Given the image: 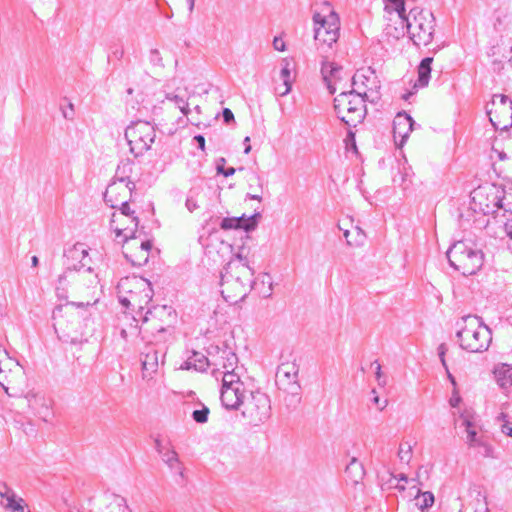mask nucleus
<instances>
[{
    "mask_svg": "<svg viewBox=\"0 0 512 512\" xmlns=\"http://www.w3.org/2000/svg\"><path fill=\"white\" fill-rule=\"evenodd\" d=\"M459 346L471 353H483L492 342V331L477 315H465L457 322Z\"/></svg>",
    "mask_w": 512,
    "mask_h": 512,
    "instance_id": "f257e3e1",
    "label": "nucleus"
},
{
    "mask_svg": "<svg viewBox=\"0 0 512 512\" xmlns=\"http://www.w3.org/2000/svg\"><path fill=\"white\" fill-rule=\"evenodd\" d=\"M449 265L463 276L475 275L483 266L484 253L471 241L455 242L446 252Z\"/></svg>",
    "mask_w": 512,
    "mask_h": 512,
    "instance_id": "f03ea898",
    "label": "nucleus"
},
{
    "mask_svg": "<svg viewBox=\"0 0 512 512\" xmlns=\"http://www.w3.org/2000/svg\"><path fill=\"white\" fill-rule=\"evenodd\" d=\"M408 19L405 26L413 44L417 47L429 45L435 31L434 14L429 10L413 7L410 9Z\"/></svg>",
    "mask_w": 512,
    "mask_h": 512,
    "instance_id": "7ed1b4c3",
    "label": "nucleus"
},
{
    "mask_svg": "<svg viewBox=\"0 0 512 512\" xmlns=\"http://www.w3.org/2000/svg\"><path fill=\"white\" fill-rule=\"evenodd\" d=\"M124 137L134 157L142 156L155 141L156 131L148 121H132L125 129Z\"/></svg>",
    "mask_w": 512,
    "mask_h": 512,
    "instance_id": "20e7f679",
    "label": "nucleus"
},
{
    "mask_svg": "<svg viewBox=\"0 0 512 512\" xmlns=\"http://www.w3.org/2000/svg\"><path fill=\"white\" fill-rule=\"evenodd\" d=\"M241 415L252 426L264 423L271 416L269 396L260 391H250L244 400Z\"/></svg>",
    "mask_w": 512,
    "mask_h": 512,
    "instance_id": "39448f33",
    "label": "nucleus"
},
{
    "mask_svg": "<svg viewBox=\"0 0 512 512\" xmlns=\"http://www.w3.org/2000/svg\"><path fill=\"white\" fill-rule=\"evenodd\" d=\"M314 39L331 47L339 38L340 20L336 12L331 11L326 17L319 12L313 14Z\"/></svg>",
    "mask_w": 512,
    "mask_h": 512,
    "instance_id": "423d86ee",
    "label": "nucleus"
},
{
    "mask_svg": "<svg viewBox=\"0 0 512 512\" xmlns=\"http://www.w3.org/2000/svg\"><path fill=\"white\" fill-rule=\"evenodd\" d=\"M206 351L211 357V365L221 366L223 369H233L238 363L237 354L228 341L210 344Z\"/></svg>",
    "mask_w": 512,
    "mask_h": 512,
    "instance_id": "0eeeda50",
    "label": "nucleus"
},
{
    "mask_svg": "<svg viewBox=\"0 0 512 512\" xmlns=\"http://www.w3.org/2000/svg\"><path fill=\"white\" fill-rule=\"evenodd\" d=\"M63 256L65 258L64 265L66 271H80L85 267H87L88 272L92 271V268L87 266L85 262L88 256V249L83 243L77 242L70 248L65 249Z\"/></svg>",
    "mask_w": 512,
    "mask_h": 512,
    "instance_id": "6e6552de",
    "label": "nucleus"
},
{
    "mask_svg": "<svg viewBox=\"0 0 512 512\" xmlns=\"http://www.w3.org/2000/svg\"><path fill=\"white\" fill-rule=\"evenodd\" d=\"M262 215L260 212L255 211L252 215L247 216L242 214L239 217H224L219 226L222 230H239L242 229L246 233L254 231L261 219Z\"/></svg>",
    "mask_w": 512,
    "mask_h": 512,
    "instance_id": "1a4fd4ad",
    "label": "nucleus"
},
{
    "mask_svg": "<svg viewBox=\"0 0 512 512\" xmlns=\"http://www.w3.org/2000/svg\"><path fill=\"white\" fill-rule=\"evenodd\" d=\"M415 125L414 119L405 111L398 112L393 120V137L398 148L406 143Z\"/></svg>",
    "mask_w": 512,
    "mask_h": 512,
    "instance_id": "9d476101",
    "label": "nucleus"
},
{
    "mask_svg": "<svg viewBox=\"0 0 512 512\" xmlns=\"http://www.w3.org/2000/svg\"><path fill=\"white\" fill-rule=\"evenodd\" d=\"M347 106V116H342V111L337 114L338 119L348 127H356L362 123L367 114L365 100L349 99L342 104Z\"/></svg>",
    "mask_w": 512,
    "mask_h": 512,
    "instance_id": "9b49d317",
    "label": "nucleus"
},
{
    "mask_svg": "<svg viewBox=\"0 0 512 512\" xmlns=\"http://www.w3.org/2000/svg\"><path fill=\"white\" fill-rule=\"evenodd\" d=\"M244 245L239 247L237 253L233 254L230 261L224 266L221 271L222 282L228 278V275L234 276V270H241L245 276H254V269L250 266L248 258L243 254Z\"/></svg>",
    "mask_w": 512,
    "mask_h": 512,
    "instance_id": "f8f14e48",
    "label": "nucleus"
},
{
    "mask_svg": "<svg viewBox=\"0 0 512 512\" xmlns=\"http://www.w3.org/2000/svg\"><path fill=\"white\" fill-rule=\"evenodd\" d=\"M177 319V313L172 306L169 305H153L145 311L142 322L149 320H159L165 327H171Z\"/></svg>",
    "mask_w": 512,
    "mask_h": 512,
    "instance_id": "ddd939ff",
    "label": "nucleus"
},
{
    "mask_svg": "<svg viewBox=\"0 0 512 512\" xmlns=\"http://www.w3.org/2000/svg\"><path fill=\"white\" fill-rule=\"evenodd\" d=\"M245 398V388L239 389V387H236L234 389L220 390L222 406L229 411L239 410L243 406Z\"/></svg>",
    "mask_w": 512,
    "mask_h": 512,
    "instance_id": "4468645a",
    "label": "nucleus"
},
{
    "mask_svg": "<svg viewBox=\"0 0 512 512\" xmlns=\"http://www.w3.org/2000/svg\"><path fill=\"white\" fill-rule=\"evenodd\" d=\"M29 408H31L35 414H37L45 422L52 415L51 411V400L46 399L39 393L29 392L26 395Z\"/></svg>",
    "mask_w": 512,
    "mask_h": 512,
    "instance_id": "2eb2a0df",
    "label": "nucleus"
},
{
    "mask_svg": "<svg viewBox=\"0 0 512 512\" xmlns=\"http://www.w3.org/2000/svg\"><path fill=\"white\" fill-rule=\"evenodd\" d=\"M140 281L144 287L141 292L138 293L139 297L136 298V311H134L135 315H133V319L136 322L139 320L142 321L144 309L149 307L148 305L151 303L154 295L151 282L144 278H141Z\"/></svg>",
    "mask_w": 512,
    "mask_h": 512,
    "instance_id": "dca6fc26",
    "label": "nucleus"
},
{
    "mask_svg": "<svg viewBox=\"0 0 512 512\" xmlns=\"http://www.w3.org/2000/svg\"><path fill=\"white\" fill-rule=\"evenodd\" d=\"M164 349H157L154 345H147L142 353V369L146 372H155L158 368L159 358L164 357Z\"/></svg>",
    "mask_w": 512,
    "mask_h": 512,
    "instance_id": "f3484780",
    "label": "nucleus"
},
{
    "mask_svg": "<svg viewBox=\"0 0 512 512\" xmlns=\"http://www.w3.org/2000/svg\"><path fill=\"white\" fill-rule=\"evenodd\" d=\"M210 365V359L207 356L201 352L193 350L187 360L181 364L180 368L183 370L194 369L198 372H205Z\"/></svg>",
    "mask_w": 512,
    "mask_h": 512,
    "instance_id": "a211bd4d",
    "label": "nucleus"
},
{
    "mask_svg": "<svg viewBox=\"0 0 512 512\" xmlns=\"http://www.w3.org/2000/svg\"><path fill=\"white\" fill-rule=\"evenodd\" d=\"M433 57L427 56L423 58L417 67V79L413 88H424L428 86L432 72Z\"/></svg>",
    "mask_w": 512,
    "mask_h": 512,
    "instance_id": "6ab92c4d",
    "label": "nucleus"
},
{
    "mask_svg": "<svg viewBox=\"0 0 512 512\" xmlns=\"http://www.w3.org/2000/svg\"><path fill=\"white\" fill-rule=\"evenodd\" d=\"M410 496L414 497L415 506L422 512L428 511L435 502L434 494L431 491L422 492L420 488H410Z\"/></svg>",
    "mask_w": 512,
    "mask_h": 512,
    "instance_id": "aec40b11",
    "label": "nucleus"
},
{
    "mask_svg": "<svg viewBox=\"0 0 512 512\" xmlns=\"http://www.w3.org/2000/svg\"><path fill=\"white\" fill-rule=\"evenodd\" d=\"M155 449L158 454L162 457V460L170 467L174 468L175 465L179 462L178 454L174 449L169 447V443L164 445L159 437H156L154 440Z\"/></svg>",
    "mask_w": 512,
    "mask_h": 512,
    "instance_id": "412c9836",
    "label": "nucleus"
},
{
    "mask_svg": "<svg viewBox=\"0 0 512 512\" xmlns=\"http://www.w3.org/2000/svg\"><path fill=\"white\" fill-rule=\"evenodd\" d=\"M343 67L336 62L327 61L326 58L321 61V75L323 80L340 81Z\"/></svg>",
    "mask_w": 512,
    "mask_h": 512,
    "instance_id": "4be33fe9",
    "label": "nucleus"
},
{
    "mask_svg": "<svg viewBox=\"0 0 512 512\" xmlns=\"http://www.w3.org/2000/svg\"><path fill=\"white\" fill-rule=\"evenodd\" d=\"M345 473L352 483L357 484L364 478V466L357 458L353 457L346 465Z\"/></svg>",
    "mask_w": 512,
    "mask_h": 512,
    "instance_id": "5701e85b",
    "label": "nucleus"
},
{
    "mask_svg": "<svg viewBox=\"0 0 512 512\" xmlns=\"http://www.w3.org/2000/svg\"><path fill=\"white\" fill-rule=\"evenodd\" d=\"M353 96L352 99L357 100H365V102L368 99V95L366 92L360 93L356 91L354 88H352L349 91H343L338 96L334 98L333 106L336 114H339L341 112V106L347 100L348 97Z\"/></svg>",
    "mask_w": 512,
    "mask_h": 512,
    "instance_id": "b1692460",
    "label": "nucleus"
},
{
    "mask_svg": "<svg viewBox=\"0 0 512 512\" xmlns=\"http://www.w3.org/2000/svg\"><path fill=\"white\" fill-rule=\"evenodd\" d=\"M497 383L504 389L512 388V365L502 364L494 371Z\"/></svg>",
    "mask_w": 512,
    "mask_h": 512,
    "instance_id": "393cba45",
    "label": "nucleus"
},
{
    "mask_svg": "<svg viewBox=\"0 0 512 512\" xmlns=\"http://www.w3.org/2000/svg\"><path fill=\"white\" fill-rule=\"evenodd\" d=\"M299 367L295 363H282L276 372V379L298 380Z\"/></svg>",
    "mask_w": 512,
    "mask_h": 512,
    "instance_id": "a878e982",
    "label": "nucleus"
},
{
    "mask_svg": "<svg viewBox=\"0 0 512 512\" xmlns=\"http://www.w3.org/2000/svg\"><path fill=\"white\" fill-rule=\"evenodd\" d=\"M386 3V9H391L395 11L399 18L402 20V23L405 24L410 17V11L406 12V0H384Z\"/></svg>",
    "mask_w": 512,
    "mask_h": 512,
    "instance_id": "bb28decb",
    "label": "nucleus"
},
{
    "mask_svg": "<svg viewBox=\"0 0 512 512\" xmlns=\"http://www.w3.org/2000/svg\"><path fill=\"white\" fill-rule=\"evenodd\" d=\"M463 425L466 428L469 447L477 448L480 444H483L482 438L478 437L477 431L474 429V423L470 419L464 418Z\"/></svg>",
    "mask_w": 512,
    "mask_h": 512,
    "instance_id": "cd10ccee",
    "label": "nucleus"
},
{
    "mask_svg": "<svg viewBox=\"0 0 512 512\" xmlns=\"http://www.w3.org/2000/svg\"><path fill=\"white\" fill-rule=\"evenodd\" d=\"M234 276L228 275V278H226L223 282L220 279V284L223 285L225 283H230L231 281H234L235 283L240 284L242 287H245L247 284L250 285V289H253L255 285V280L253 279V276H245L242 274L241 270H234L233 272Z\"/></svg>",
    "mask_w": 512,
    "mask_h": 512,
    "instance_id": "c85d7f7f",
    "label": "nucleus"
},
{
    "mask_svg": "<svg viewBox=\"0 0 512 512\" xmlns=\"http://www.w3.org/2000/svg\"><path fill=\"white\" fill-rule=\"evenodd\" d=\"M115 494L104 496L91 512H117V501L114 499Z\"/></svg>",
    "mask_w": 512,
    "mask_h": 512,
    "instance_id": "c756f323",
    "label": "nucleus"
},
{
    "mask_svg": "<svg viewBox=\"0 0 512 512\" xmlns=\"http://www.w3.org/2000/svg\"><path fill=\"white\" fill-rule=\"evenodd\" d=\"M280 76L285 86V90L281 93V95H286L291 91L293 82V78L291 76V65L289 61L283 60Z\"/></svg>",
    "mask_w": 512,
    "mask_h": 512,
    "instance_id": "7c9ffc66",
    "label": "nucleus"
},
{
    "mask_svg": "<svg viewBox=\"0 0 512 512\" xmlns=\"http://www.w3.org/2000/svg\"><path fill=\"white\" fill-rule=\"evenodd\" d=\"M169 328L170 327H165L164 325L155 327L156 332L152 333V340L149 345H154V343L165 344L169 340V337L171 336Z\"/></svg>",
    "mask_w": 512,
    "mask_h": 512,
    "instance_id": "2f4dec72",
    "label": "nucleus"
},
{
    "mask_svg": "<svg viewBox=\"0 0 512 512\" xmlns=\"http://www.w3.org/2000/svg\"><path fill=\"white\" fill-rule=\"evenodd\" d=\"M59 339L65 343H69L72 345L82 344L87 342V339L83 337V334L78 333L77 331L70 333L65 330L62 331V334L58 335Z\"/></svg>",
    "mask_w": 512,
    "mask_h": 512,
    "instance_id": "473e14b6",
    "label": "nucleus"
},
{
    "mask_svg": "<svg viewBox=\"0 0 512 512\" xmlns=\"http://www.w3.org/2000/svg\"><path fill=\"white\" fill-rule=\"evenodd\" d=\"M4 507L11 512H29L25 500L23 498L14 499L13 495L9 499V503H6Z\"/></svg>",
    "mask_w": 512,
    "mask_h": 512,
    "instance_id": "72a5a7b5",
    "label": "nucleus"
},
{
    "mask_svg": "<svg viewBox=\"0 0 512 512\" xmlns=\"http://www.w3.org/2000/svg\"><path fill=\"white\" fill-rule=\"evenodd\" d=\"M166 98L173 102L185 116L190 113L191 110L189 108L188 102L181 96L177 94H168Z\"/></svg>",
    "mask_w": 512,
    "mask_h": 512,
    "instance_id": "f704fd0d",
    "label": "nucleus"
},
{
    "mask_svg": "<svg viewBox=\"0 0 512 512\" xmlns=\"http://www.w3.org/2000/svg\"><path fill=\"white\" fill-rule=\"evenodd\" d=\"M210 410L204 404H201V409H196L192 412V419L198 424H205L208 422Z\"/></svg>",
    "mask_w": 512,
    "mask_h": 512,
    "instance_id": "c9c22d12",
    "label": "nucleus"
},
{
    "mask_svg": "<svg viewBox=\"0 0 512 512\" xmlns=\"http://www.w3.org/2000/svg\"><path fill=\"white\" fill-rule=\"evenodd\" d=\"M138 297V293L130 291V297H119V302L123 307L129 309L131 313H134L136 311V298Z\"/></svg>",
    "mask_w": 512,
    "mask_h": 512,
    "instance_id": "e433bc0d",
    "label": "nucleus"
},
{
    "mask_svg": "<svg viewBox=\"0 0 512 512\" xmlns=\"http://www.w3.org/2000/svg\"><path fill=\"white\" fill-rule=\"evenodd\" d=\"M474 510L475 512H489L487 498L480 491H478L474 500Z\"/></svg>",
    "mask_w": 512,
    "mask_h": 512,
    "instance_id": "4c0bfd02",
    "label": "nucleus"
},
{
    "mask_svg": "<svg viewBox=\"0 0 512 512\" xmlns=\"http://www.w3.org/2000/svg\"><path fill=\"white\" fill-rule=\"evenodd\" d=\"M129 201L130 200H126V201L121 202V204H120V206L118 208H119V210H120L122 215H125V216H128V217H132V221L135 223V228H137L138 224H139V218L134 215L135 214L134 210H131L130 205H129Z\"/></svg>",
    "mask_w": 512,
    "mask_h": 512,
    "instance_id": "58836bf2",
    "label": "nucleus"
},
{
    "mask_svg": "<svg viewBox=\"0 0 512 512\" xmlns=\"http://www.w3.org/2000/svg\"><path fill=\"white\" fill-rule=\"evenodd\" d=\"M408 174L403 172L400 168V165L397 166V175L393 176V183L402 187L404 190L407 189L406 181Z\"/></svg>",
    "mask_w": 512,
    "mask_h": 512,
    "instance_id": "ea45409f",
    "label": "nucleus"
},
{
    "mask_svg": "<svg viewBox=\"0 0 512 512\" xmlns=\"http://www.w3.org/2000/svg\"><path fill=\"white\" fill-rule=\"evenodd\" d=\"M198 194L196 190L191 189L185 201V206L189 212L195 211L199 206L195 196Z\"/></svg>",
    "mask_w": 512,
    "mask_h": 512,
    "instance_id": "a19ab883",
    "label": "nucleus"
},
{
    "mask_svg": "<svg viewBox=\"0 0 512 512\" xmlns=\"http://www.w3.org/2000/svg\"><path fill=\"white\" fill-rule=\"evenodd\" d=\"M283 401H284L286 408L290 411H293L300 404L301 397H296V396L286 394L283 398Z\"/></svg>",
    "mask_w": 512,
    "mask_h": 512,
    "instance_id": "79ce46f5",
    "label": "nucleus"
},
{
    "mask_svg": "<svg viewBox=\"0 0 512 512\" xmlns=\"http://www.w3.org/2000/svg\"><path fill=\"white\" fill-rule=\"evenodd\" d=\"M412 456V447L407 444V448H404V444H401L398 451V457L401 462L409 463Z\"/></svg>",
    "mask_w": 512,
    "mask_h": 512,
    "instance_id": "37998d69",
    "label": "nucleus"
},
{
    "mask_svg": "<svg viewBox=\"0 0 512 512\" xmlns=\"http://www.w3.org/2000/svg\"><path fill=\"white\" fill-rule=\"evenodd\" d=\"M344 142L347 149H353L355 152H357L355 132L348 130Z\"/></svg>",
    "mask_w": 512,
    "mask_h": 512,
    "instance_id": "c03bdc74",
    "label": "nucleus"
},
{
    "mask_svg": "<svg viewBox=\"0 0 512 512\" xmlns=\"http://www.w3.org/2000/svg\"><path fill=\"white\" fill-rule=\"evenodd\" d=\"M2 486L4 488V491H0V497L2 499H6V503H9V499H11L12 495L14 499L20 498L19 496H17L15 491L12 488H10L6 483H2Z\"/></svg>",
    "mask_w": 512,
    "mask_h": 512,
    "instance_id": "a18cd8bd",
    "label": "nucleus"
},
{
    "mask_svg": "<svg viewBox=\"0 0 512 512\" xmlns=\"http://www.w3.org/2000/svg\"><path fill=\"white\" fill-rule=\"evenodd\" d=\"M447 351H448V348L445 343H441L437 348L440 362H441L443 368L445 369V371H448V365H447L446 358H445Z\"/></svg>",
    "mask_w": 512,
    "mask_h": 512,
    "instance_id": "49530a36",
    "label": "nucleus"
},
{
    "mask_svg": "<svg viewBox=\"0 0 512 512\" xmlns=\"http://www.w3.org/2000/svg\"><path fill=\"white\" fill-rule=\"evenodd\" d=\"M236 369H237V365L233 367V369H224L225 371L223 372V379H226V380H237V383H243L241 380H240V375L236 372Z\"/></svg>",
    "mask_w": 512,
    "mask_h": 512,
    "instance_id": "de8ad7c7",
    "label": "nucleus"
},
{
    "mask_svg": "<svg viewBox=\"0 0 512 512\" xmlns=\"http://www.w3.org/2000/svg\"><path fill=\"white\" fill-rule=\"evenodd\" d=\"M285 394L301 397V386L298 380H293V383L290 386H287V391Z\"/></svg>",
    "mask_w": 512,
    "mask_h": 512,
    "instance_id": "09e8293b",
    "label": "nucleus"
},
{
    "mask_svg": "<svg viewBox=\"0 0 512 512\" xmlns=\"http://www.w3.org/2000/svg\"><path fill=\"white\" fill-rule=\"evenodd\" d=\"M149 60L150 63L154 66H163L162 58L158 49H151Z\"/></svg>",
    "mask_w": 512,
    "mask_h": 512,
    "instance_id": "8fccbe9b",
    "label": "nucleus"
},
{
    "mask_svg": "<svg viewBox=\"0 0 512 512\" xmlns=\"http://www.w3.org/2000/svg\"><path fill=\"white\" fill-rule=\"evenodd\" d=\"M124 256L129 262H131V264L133 266H138V267L145 265L149 259V254H142L141 257L138 258V260H134L133 258H131V256H129L126 253H124Z\"/></svg>",
    "mask_w": 512,
    "mask_h": 512,
    "instance_id": "3c124183",
    "label": "nucleus"
},
{
    "mask_svg": "<svg viewBox=\"0 0 512 512\" xmlns=\"http://www.w3.org/2000/svg\"><path fill=\"white\" fill-rule=\"evenodd\" d=\"M114 499L117 501V512H132L124 497L114 496Z\"/></svg>",
    "mask_w": 512,
    "mask_h": 512,
    "instance_id": "603ef678",
    "label": "nucleus"
},
{
    "mask_svg": "<svg viewBox=\"0 0 512 512\" xmlns=\"http://www.w3.org/2000/svg\"><path fill=\"white\" fill-rule=\"evenodd\" d=\"M114 186V183L110 184L108 188L106 189L104 193V201L107 205H109L111 208H117L118 204L116 201L111 197L110 193L112 191V188Z\"/></svg>",
    "mask_w": 512,
    "mask_h": 512,
    "instance_id": "864d4df0",
    "label": "nucleus"
},
{
    "mask_svg": "<svg viewBox=\"0 0 512 512\" xmlns=\"http://www.w3.org/2000/svg\"><path fill=\"white\" fill-rule=\"evenodd\" d=\"M236 387H239V389L245 388L244 383H237V380L231 381V380L222 379L221 390L234 389Z\"/></svg>",
    "mask_w": 512,
    "mask_h": 512,
    "instance_id": "5fc2aeb1",
    "label": "nucleus"
},
{
    "mask_svg": "<svg viewBox=\"0 0 512 512\" xmlns=\"http://www.w3.org/2000/svg\"><path fill=\"white\" fill-rule=\"evenodd\" d=\"M124 230L125 229H120V228H115L114 229V232H115L117 237L123 236V241L124 242H127L130 239H135V238L138 237L137 236V228L135 230H133L129 236L124 234Z\"/></svg>",
    "mask_w": 512,
    "mask_h": 512,
    "instance_id": "6e6d98bb",
    "label": "nucleus"
},
{
    "mask_svg": "<svg viewBox=\"0 0 512 512\" xmlns=\"http://www.w3.org/2000/svg\"><path fill=\"white\" fill-rule=\"evenodd\" d=\"M254 178L258 183V188L260 190V193H256V194L248 193L246 195V198L251 199V200H257V201L261 202L262 201V182H261V179L259 176H255Z\"/></svg>",
    "mask_w": 512,
    "mask_h": 512,
    "instance_id": "4d7b16f0",
    "label": "nucleus"
},
{
    "mask_svg": "<svg viewBox=\"0 0 512 512\" xmlns=\"http://www.w3.org/2000/svg\"><path fill=\"white\" fill-rule=\"evenodd\" d=\"M223 122L227 125L235 123L234 114L229 108H223L222 110Z\"/></svg>",
    "mask_w": 512,
    "mask_h": 512,
    "instance_id": "13d9d810",
    "label": "nucleus"
},
{
    "mask_svg": "<svg viewBox=\"0 0 512 512\" xmlns=\"http://www.w3.org/2000/svg\"><path fill=\"white\" fill-rule=\"evenodd\" d=\"M478 448H481L482 451H480L481 455L484 457H492L493 448L491 445L487 444L483 441V444H480Z\"/></svg>",
    "mask_w": 512,
    "mask_h": 512,
    "instance_id": "bf43d9fd",
    "label": "nucleus"
},
{
    "mask_svg": "<svg viewBox=\"0 0 512 512\" xmlns=\"http://www.w3.org/2000/svg\"><path fill=\"white\" fill-rule=\"evenodd\" d=\"M461 396L459 395L457 389H454L453 390V394L449 400V404L451 407L453 408H456L459 406L460 402H461Z\"/></svg>",
    "mask_w": 512,
    "mask_h": 512,
    "instance_id": "052dcab7",
    "label": "nucleus"
},
{
    "mask_svg": "<svg viewBox=\"0 0 512 512\" xmlns=\"http://www.w3.org/2000/svg\"><path fill=\"white\" fill-rule=\"evenodd\" d=\"M293 383V380H289L287 378H280L276 379V384L279 387L280 390H282L284 393L287 391V386H290V384Z\"/></svg>",
    "mask_w": 512,
    "mask_h": 512,
    "instance_id": "680f3d73",
    "label": "nucleus"
},
{
    "mask_svg": "<svg viewBox=\"0 0 512 512\" xmlns=\"http://www.w3.org/2000/svg\"><path fill=\"white\" fill-rule=\"evenodd\" d=\"M119 181L126 183V188L130 191V194L132 195V193L136 189L135 182L130 180L129 176H122L121 178H119Z\"/></svg>",
    "mask_w": 512,
    "mask_h": 512,
    "instance_id": "e2e57ef3",
    "label": "nucleus"
},
{
    "mask_svg": "<svg viewBox=\"0 0 512 512\" xmlns=\"http://www.w3.org/2000/svg\"><path fill=\"white\" fill-rule=\"evenodd\" d=\"M56 296L60 300H67L68 298V292L65 286H56Z\"/></svg>",
    "mask_w": 512,
    "mask_h": 512,
    "instance_id": "0e129e2a",
    "label": "nucleus"
},
{
    "mask_svg": "<svg viewBox=\"0 0 512 512\" xmlns=\"http://www.w3.org/2000/svg\"><path fill=\"white\" fill-rule=\"evenodd\" d=\"M193 141L196 142L200 150L205 151V137L202 134L195 135Z\"/></svg>",
    "mask_w": 512,
    "mask_h": 512,
    "instance_id": "69168bd1",
    "label": "nucleus"
},
{
    "mask_svg": "<svg viewBox=\"0 0 512 512\" xmlns=\"http://www.w3.org/2000/svg\"><path fill=\"white\" fill-rule=\"evenodd\" d=\"M62 114L65 119H73L74 117V106L71 102L68 103V110L62 109Z\"/></svg>",
    "mask_w": 512,
    "mask_h": 512,
    "instance_id": "338daca9",
    "label": "nucleus"
},
{
    "mask_svg": "<svg viewBox=\"0 0 512 512\" xmlns=\"http://www.w3.org/2000/svg\"><path fill=\"white\" fill-rule=\"evenodd\" d=\"M501 431L506 435L512 438V426H510L509 421L503 423L501 426Z\"/></svg>",
    "mask_w": 512,
    "mask_h": 512,
    "instance_id": "774afa93",
    "label": "nucleus"
}]
</instances>
